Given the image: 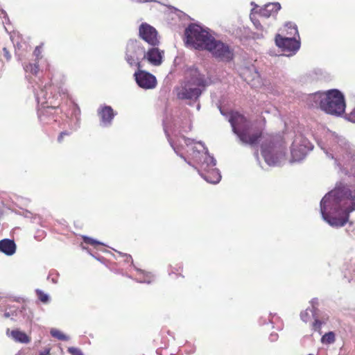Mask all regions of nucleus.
Segmentation results:
<instances>
[{
  "label": "nucleus",
  "instance_id": "obj_11",
  "mask_svg": "<svg viewBox=\"0 0 355 355\" xmlns=\"http://www.w3.org/2000/svg\"><path fill=\"white\" fill-rule=\"evenodd\" d=\"M144 49L137 40H130L128 41L126 47L125 60L130 66L141 67L140 58H144Z\"/></svg>",
  "mask_w": 355,
  "mask_h": 355
},
{
  "label": "nucleus",
  "instance_id": "obj_14",
  "mask_svg": "<svg viewBox=\"0 0 355 355\" xmlns=\"http://www.w3.org/2000/svg\"><path fill=\"white\" fill-rule=\"evenodd\" d=\"M139 35L147 43L152 46H156L159 44L157 38V32L155 28L146 23H143L139 26Z\"/></svg>",
  "mask_w": 355,
  "mask_h": 355
},
{
  "label": "nucleus",
  "instance_id": "obj_1",
  "mask_svg": "<svg viewBox=\"0 0 355 355\" xmlns=\"http://www.w3.org/2000/svg\"><path fill=\"white\" fill-rule=\"evenodd\" d=\"M355 211V190L341 182L327 193L320 202L322 218L334 227L344 226L349 220V215Z\"/></svg>",
  "mask_w": 355,
  "mask_h": 355
},
{
  "label": "nucleus",
  "instance_id": "obj_37",
  "mask_svg": "<svg viewBox=\"0 0 355 355\" xmlns=\"http://www.w3.org/2000/svg\"><path fill=\"white\" fill-rule=\"evenodd\" d=\"M65 135H69V132H68L67 131L62 132L58 138V141L59 142H61L62 141L64 136H65Z\"/></svg>",
  "mask_w": 355,
  "mask_h": 355
},
{
  "label": "nucleus",
  "instance_id": "obj_41",
  "mask_svg": "<svg viewBox=\"0 0 355 355\" xmlns=\"http://www.w3.org/2000/svg\"><path fill=\"white\" fill-rule=\"evenodd\" d=\"M4 316H5L6 318H8V317L10 316L9 313H4Z\"/></svg>",
  "mask_w": 355,
  "mask_h": 355
},
{
  "label": "nucleus",
  "instance_id": "obj_7",
  "mask_svg": "<svg viewBox=\"0 0 355 355\" xmlns=\"http://www.w3.org/2000/svg\"><path fill=\"white\" fill-rule=\"evenodd\" d=\"M187 46L196 49H206L213 37L209 32L197 24H191L185 30Z\"/></svg>",
  "mask_w": 355,
  "mask_h": 355
},
{
  "label": "nucleus",
  "instance_id": "obj_13",
  "mask_svg": "<svg viewBox=\"0 0 355 355\" xmlns=\"http://www.w3.org/2000/svg\"><path fill=\"white\" fill-rule=\"evenodd\" d=\"M134 76L137 85L143 89H150L157 85L155 76L146 71L139 69L135 73Z\"/></svg>",
  "mask_w": 355,
  "mask_h": 355
},
{
  "label": "nucleus",
  "instance_id": "obj_4",
  "mask_svg": "<svg viewBox=\"0 0 355 355\" xmlns=\"http://www.w3.org/2000/svg\"><path fill=\"white\" fill-rule=\"evenodd\" d=\"M185 82L177 89L179 99L196 101L202 94L200 87H205L211 83L196 67H191L186 72Z\"/></svg>",
  "mask_w": 355,
  "mask_h": 355
},
{
  "label": "nucleus",
  "instance_id": "obj_23",
  "mask_svg": "<svg viewBox=\"0 0 355 355\" xmlns=\"http://www.w3.org/2000/svg\"><path fill=\"white\" fill-rule=\"evenodd\" d=\"M335 334L333 331H329L321 338V343L325 345H330L335 342Z\"/></svg>",
  "mask_w": 355,
  "mask_h": 355
},
{
  "label": "nucleus",
  "instance_id": "obj_33",
  "mask_svg": "<svg viewBox=\"0 0 355 355\" xmlns=\"http://www.w3.org/2000/svg\"><path fill=\"white\" fill-rule=\"evenodd\" d=\"M34 55L36 57V59L37 60H39L42 58L41 56V53H42V50H41V46H37L34 51Z\"/></svg>",
  "mask_w": 355,
  "mask_h": 355
},
{
  "label": "nucleus",
  "instance_id": "obj_31",
  "mask_svg": "<svg viewBox=\"0 0 355 355\" xmlns=\"http://www.w3.org/2000/svg\"><path fill=\"white\" fill-rule=\"evenodd\" d=\"M345 118L347 121L355 123V107L349 114L346 115Z\"/></svg>",
  "mask_w": 355,
  "mask_h": 355
},
{
  "label": "nucleus",
  "instance_id": "obj_10",
  "mask_svg": "<svg viewBox=\"0 0 355 355\" xmlns=\"http://www.w3.org/2000/svg\"><path fill=\"white\" fill-rule=\"evenodd\" d=\"M206 50L211 52L213 56L223 61H230L233 58V51L230 46L214 37L208 44Z\"/></svg>",
  "mask_w": 355,
  "mask_h": 355
},
{
  "label": "nucleus",
  "instance_id": "obj_40",
  "mask_svg": "<svg viewBox=\"0 0 355 355\" xmlns=\"http://www.w3.org/2000/svg\"><path fill=\"white\" fill-rule=\"evenodd\" d=\"M49 349L44 350V352H41L40 355H49Z\"/></svg>",
  "mask_w": 355,
  "mask_h": 355
},
{
  "label": "nucleus",
  "instance_id": "obj_22",
  "mask_svg": "<svg viewBox=\"0 0 355 355\" xmlns=\"http://www.w3.org/2000/svg\"><path fill=\"white\" fill-rule=\"evenodd\" d=\"M283 31H286L285 37L295 38V37L297 36L300 37L297 26L291 22H287L285 24Z\"/></svg>",
  "mask_w": 355,
  "mask_h": 355
},
{
  "label": "nucleus",
  "instance_id": "obj_25",
  "mask_svg": "<svg viewBox=\"0 0 355 355\" xmlns=\"http://www.w3.org/2000/svg\"><path fill=\"white\" fill-rule=\"evenodd\" d=\"M347 272H345V277L349 279V281L355 282V261H352L349 268H347Z\"/></svg>",
  "mask_w": 355,
  "mask_h": 355
},
{
  "label": "nucleus",
  "instance_id": "obj_19",
  "mask_svg": "<svg viewBox=\"0 0 355 355\" xmlns=\"http://www.w3.org/2000/svg\"><path fill=\"white\" fill-rule=\"evenodd\" d=\"M98 112L103 125L106 126L111 123V121L114 116V113L110 106L102 107L98 110Z\"/></svg>",
  "mask_w": 355,
  "mask_h": 355
},
{
  "label": "nucleus",
  "instance_id": "obj_5",
  "mask_svg": "<svg viewBox=\"0 0 355 355\" xmlns=\"http://www.w3.org/2000/svg\"><path fill=\"white\" fill-rule=\"evenodd\" d=\"M311 99L315 105L327 114L340 116L345 110L344 96L338 89H330L327 92H316L311 96Z\"/></svg>",
  "mask_w": 355,
  "mask_h": 355
},
{
  "label": "nucleus",
  "instance_id": "obj_27",
  "mask_svg": "<svg viewBox=\"0 0 355 355\" xmlns=\"http://www.w3.org/2000/svg\"><path fill=\"white\" fill-rule=\"evenodd\" d=\"M51 335L60 340H68L69 339V338L67 336H66L62 331L56 329H52L51 330Z\"/></svg>",
  "mask_w": 355,
  "mask_h": 355
},
{
  "label": "nucleus",
  "instance_id": "obj_2",
  "mask_svg": "<svg viewBox=\"0 0 355 355\" xmlns=\"http://www.w3.org/2000/svg\"><path fill=\"white\" fill-rule=\"evenodd\" d=\"M178 142L179 145L178 146L170 141L171 146L178 155L191 165L190 162H187L183 154L180 153V150L184 149L185 153L199 164L200 168L198 171L204 180L211 184H217L220 182L221 175L219 171L215 168L216 161L214 157L209 155L208 150L203 143L196 142L193 139L185 137H181Z\"/></svg>",
  "mask_w": 355,
  "mask_h": 355
},
{
  "label": "nucleus",
  "instance_id": "obj_28",
  "mask_svg": "<svg viewBox=\"0 0 355 355\" xmlns=\"http://www.w3.org/2000/svg\"><path fill=\"white\" fill-rule=\"evenodd\" d=\"M36 293H37L38 298L40 299V300L41 302H42L43 303L49 302V296L48 294L44 293L42 291L39 290V289L36 290Z\"/></svg>",
  "mask_w": 355,
  "mask_h": 355
},
{
  "label": "nucleus",
  "instance_id": "obj_43",
  "mask_svg": "<svg viewBox=\"0 0 355 355\" xmlns=\"http://www.w3.org/2000/svg\"><path fill=\"white\" fill-rule=\"evenodd\" d=\"M197 109L199 110L200 109V105L198 104V106H197Z\"/></svg>",
  "mask_w": 355,
  "mask_h": 355
},
{
  "label": "nucleus",
  "instance_id": "obj_8",
  "mask_svg": "<svg viewBox=\"0 0 355 355\" xmlns=\"http://www.w3.org/2000/svg\"><path fill=\"white\" fill-rule=\"evenodd\" d=\"M284 148L270 138L261 144V154L265 162L269 166H277L284 158Z\"/></svg>",
  "mask_w": 355,
  "mask_h": 355
},
{
  "label": "nucleus",
  "instance_id": "obj_15",
  "mask_svg": "<svg viewBox=\"0 0 355 355\" xmlns=\"http://www.w3.org/2000/svg\"><path fill=\"white\" fill-rule=\"evenodd\" d=\"M241 75L245 81L254 87H259L262 84L259 73L254 66L243 68Z\"/></svg>",
  "mask_w": 355,
  "mask_h": 355
},
{
  "label": "nucleus",
  "instance_id": "obj_20",
  "mask_svg": "<svg viewBox=\"0 0 355 355\" xmlns=\"http://www.w3.org/2000/svg\"><path fill=\"white\" fill-rule=\"evenodd\" d=\"M0 251L6 255H12L16 251L14 241L8 239L0 241Z\"/></svg>",
  "mask_w": 355,
  "mask_h": 355
},
{
  "label": "nucleus",
  "instance_id": "obj_32",
  "mask_svg": "<svg viewBox=\"0 0 355 355\" xmlns=\"http://www.w3.org/2000/svg\"><path fill=\"white\" fill-rule=\"evenodd\" d=\"M68 352L73 355H83V354L79 349L73 347H69L68 349Z\"/></svg>",
  "mask_w": 355,
  "mask_h": 355
},
{
  "label": "nucleus",
  "instance_id": "obj_38",
  "mask_svg": "<svg viewBox=\"0 0 355 355\" xmlns=\"http://www.w3.org/2000/svg\"><path fill=\"white\" fill-rule=\"evenodd\" d=\"M270 339L271 341H275L277 339V334H271L270 336Z\"/></svg>",
  "mask_w": 355,
  "mask_h": 355
},
{
  "label": "nucleus",
  "instance_id": "obj_9",
  "mask_svg": "<svg viewBox=\"0 0 355 355\" xmlns=\"http://www.w3.org/2000/svg\"><path fill=\"white\" fill-rule=\"evenodd\" d=\"M312 149L311 144L302 135H296L291 146V162H300Z\"/></svg>",
  "mask_w": 355,
  "mask_h": 355
},
{
  "label": "nucleus",
  "instance_id": "obj_44",
  "mask_svg": "<svg viewBox=\"0 0 355 355\" xmlns=\"http://www.w3.org/2000/svg\"><path fill=\"white\" fill-rule=\"evenodd\" d=\"M324 144H325V143H324V144H322V145H321V144H319V146H321V147H322V146H324Z\"/></svg>",
  "mask_w": 355,
  "mask_h": 355
},
{
  "label": "nucleus",
  "instance_id": "obj_36",
  "mask_svg": "<svg viewBox=\"0 0 355 355\" xmlns=\"http://www.w3.org/2000/svg\"><path fill=\"white\" fill-rule=\"evenodd\" d=\"M3 55L6 58L7 60H9L11 58V55L9 53V51L7 50L6 48L3 49Z\"/></svg>",
  "mask_w": 355,
  "mask_h": 355
},
{
  "label": "nucleus",
  "instance_id": "obj_24",
  "mask_svg": "<svg viewBox=\"0 0 355 355\" xmlns=\"http://www.w3.org/2000/svg\"><path fill=\"white\" fill-rule=\"evenodd\" d=\"M23 67L24 71L26 73H31L32 74L36 75L39 71V67L37 64H31V63H24Z\"/></svg>",
  "mask_w": 355,
  "mask_h": 355
},
{
  "label": "nucleus",
  "instance_id": "obj_3",
  "mask_svg": "<svg viewBox=\"0 0 355 355\" xmlns=\"http://www.w3.org/2000/svg\"><path fill=\"white\" fill-rule=\"evenodd\" d=\"M322 149L327 157L334 159L337 166L343 168L346 174H355V149L345 138L329 131Z\"/></svg>",
  "mask_w": 355,
  "mask_h": 355
},
{
  "label": "nucleus",
  "instance_id": "obj_34",
  "mask_svg": "<svg viewBox=\"0 0 355 355\" xmlns=\"http://www.w3.org/2000/svg\"><path fill=\"white\" fill-rule=\"evenodd\" d=\"M311 306H312V309L313 311H315V312L317 313V306L318 305V299H313L311 301Z\"/></svg>",
  "mask_w": 355,
  "mask_h": 355
},
{
  "label": "nucleus",
  "instance_id": "obj_30",
  "mask_svg": "<svg viewBox=\"0 0 355 355\" xmlns=\"http://www.w3.org/2000/svg\"><path fill=\"white\" fill-rule=\"evenodd\" d=\"M83 239L85 243L91 244L92 245H103V244L102 243H100V242H98L92 238L87 237V236H84Z\"/></svg>",
  "mask_w": 355,
  "mask_h": 355
},
{
  "label": "nucleus",
  "instance_id": "obj_6",
  "mask_svg": "<svg viewBox=\"0 0 355 355\" xmlns=\"http://www.w3.org/2000/svg\"><path fill=\"white\" fill-rule=\"evenodd\" d=\"M229 122L232 130L239 138L240 141L245 144L253 145L257 143L261 136V133L254 131L252 124L237 112L230 113Z\"/></svg>",
  "mask_w": 355,
  "mask_h": 355
},
{
  "label": "nucleus",
  "instance_id": "obj_12",
  "mask_svg": "<svg viewBox=\"0 0 355 355\" xmlns=\"http://www.w3.org/2000/svg\"><path fill=\"white\" fill-rule=\"evenodd\" d=\"M275 43L284 52L288 53L287 55L295 54L300 48V40L291 37H282L280 34L276 35Z\"/></svg>",
  "mask_w": 355,
  "mask_h": 355
},
{
  "label": "nucleus",
  "instance_id": "obj_16",
  "mask_svg": "<svg viewBox=\"0 0 355 355\" xmlns=\"http://www.w3.org/2000/svg\"><path fill=\"white\" fill-rule=\"evenodd\" d=\"M164 51L158 48H151L147 53L144 52V58H146L149 63L154 66H159L162 63Z\"/></svg>",
  "mask_w": 355,
  "mask_h": 355
},
{
  "label": "nucleus",
  "instance_id": "obj_17",
  "mask_svg": "<svg viewBox=\"0 0 355 355\" xmlns=\"http://www.w3.org/2000/svg\"><path fill=\"white\" fill-rule=\"evenodd\" d=\"M313 317L315 319L314 322L313 323V327L315 331L319 330L322 325V322L318 319V316L316 312L311 309H306L305 311H302L300 314V318L302 321L307 322L311 317Z\"/></svg>",
  "mask_w": 355,
  "mask_h": 355
},
{
  "label": "nucleus",
  "instance_id": "obj_29",
  "mask_svg": "<svg viewBox=\"0 0 355 355\" xmlns=\"http://www.w3.org/2000/svg\"><path fill=\"white\" fill-rule=\"evenodd\" d=\"M153 281V275L150 273H146L144 275V277L139 279V282L141 283H147L150 284Z\"/></svg>",
  "mask_w": 355,
  "mask_h": 355
},
{
  "label": "nucleus",
  "instance_id": "obj_21",
  "mask_svg": "<svg viewBox=\"0 0 355 355\" xmlns=\"http://www.w3.org/2000/svg\"><path fill=\"white\" fill-rule=\"evenodd\" d=\"M280 8L281 6L279 3H270L266 4L265 7L260 10V15L265 18H268L277 13Z\"/></svg>",
  "mask_w": 355,
  "mask_h": 355
},
{
  "label": "nucleus",
  "instance_id": "obj_42",
  "mask_svg": "<svg viewBox=\"0 0 355 355\" xmlns=\"http://www.w3.org/2000/svg\"><path fill=\"white\" fill-rule=\"evenodd\" d=\"M1 13H2L3 15H6V13L4 11H1Z\"/></svg>",
  "mask_w": 355,
  "mask_h": 355
},
{
  "label": "nucleus",
  "instance_id": "obj_35",
  "mask_svg": "<svg viewBox=\"0 0 355 355\" xmlns=\"http://www.w3.org/2000/svg\"><path fill=\"white\" fill-rule=\"evenodd\" d=\"M251 19L254 25V26L257 28V29H261L262 28V26L260 23V21L258 20V19H253L252 17H251Z\"/></svg>",
  "mask_w": 355,
  "mask_h": 355
},
{
  "label": "nucleus",
  "instance_id": "obj_18",
  "mask_svg": "<svg viewBox=\"0 0 355 355\" xmlns=\"http://www.w3.org/2000/svg\"><path fill=\"white\" fill-rule=\"evenodd\" d=\"M6 336L12 338L15 342L21 343H28L31 342L30 337L24 331L19 329L6 330Z\"/></svg>",
  "mask_w": 355,
  "mask_h": 355
},
{
  "label": "nucleus",
  "instance_id": "obj_39",
  "mask_svg": "<svg viewBox=\"0 0 355 355\" xmlns=\"http://www.w3.org/2000/svg\"><path fill=\"white\" fill-rule=\"evenodd\" d=\"M132 1L133 2L139 3H144V2H151V1H153V0H132Z\"/></svg>",
  "mask_w": 355,
  "mask_h": 355
},
{
  "label": "nucleus",
  "instance_id": "obj_26",
  "mask_svg": "<svg viewBox=\"0 0 355 355\" xmlns=\"http://www.w3.org/2000/svg\"><path fill=\"white\" fill-rule=\"evenodd\" d=\"M47 96V92L44 89H41L40 91L36 94V99L38 103L42 105H44L45 103H47V100L49 98Z\"/></svg>",
  "mask_w": 355,
  "mask_h": 355
}]
</instances>
